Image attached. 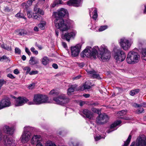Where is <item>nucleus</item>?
Returning a JSON list of instances; mask_svg holds the SVG:
<instances>
[{"mask_svg":"<svg viewBox=\"0 0 146 146\" xmlns=\"http://www.w3.org/2000/svg\"><path fill=\"white\" fill-rule=\"evenodd\" d=\"M99 51V48L98 46H95L93 48L88 46L81 53V56L83 58L86 57L96 59L98 57L100 59V57L98 56Z\"/></svg>","mask_w":146,"mask_h":146,"instance_id":"nucleus-1","label":"nucleus"},{"mask_svg":"<svg viewBox=\"0 0 146 146\" xmlns=\"http://www.w3.org/2000/svg\"><path fill=\"white\" fill-rule=\"evenodd\" d=\"M51 102V101L48 100V98L47 96L38 94L35 95L33 101L28 102L27 104L29 105H39L44 103Z\"/></svg>","mask_w":146,"mask_h":146,"instance_id":"nucleus-2","label":"nucleus"},{"mask_svg":"<svg viewBox=\"0 0 146 146\" xmlns=\"http://www.w3.org/2000/svg\"><path fill=\"white\" fill-rule=\"evenodd\" d=\"M140 59V56L136 52H129L126 58L127 62L129 64H133L137 63Z\"/></svg>","mask_w":146,"mask_h":146,"instance_id":"nucleus-3","label":"nucleus"},{"mask_svg":"<svg viewBox=\"0 0 146 146\" xmlns=\"http://www.w3.org/2000/svg\"><path fill=\"white\" fill-rule=\"evenodd\" d=\"M55 18L54 24L56 27L62 32L67 31L69 29V27L65 23L62 18V17Z\"/></svg>","mask_w":146,"mask_h":146,"instance_id":"nucleus-4","label":"nucleus"},{"mask_svg":"<svg viewBox=\"0 0 146 146\" xmlns=\"http://www.w3.org/2000/svg\"><path fill=\"white\" fill-rule=\"evenodd\" d=\"M31 130V127L29 126H26L24 127L23 131L20 139L22 143H27L30 139L31 135L30 132Z\"/></svg>","mask_w":146,"mask_h":146,"instance_id":"nucleus-5","label":"nucleus"},{"mask_svg":"<svg viewBox=\"0 0 146 146\" xmlns=\"http://www.w3.org/2000/svg\"><path fill=\"white\" fill-rule=\"evenodd\" d=\"M53 100L55 104L62 106L67 104L70 101L69 99L63 94L54 97Z\"/></svg>","mask_w":146,"mask_h":146,"instance_id":"nucleus-6","label":"nucleus"},{"mask_svg":"<svg viewBox=\"0 0 146 146\" xmlns=\"http://www.w3.org/2000/svg\"><path fill=\"white\" fill-rule=\"evenodd\" d=\"M113 55L117 62L123 61L126 58L125 54L123 51L116 48L113 50Z\"/></svg>","mask_w":146,"mask_h":146,"instance_id":"nucleus-7","label":"nucleus"},{"mask_svg":"<svg viewBox=\"0 0 146 146\" xmlns=\"http://www.w3.org/2000/svg\"><path fill=\"white\" fill-rule=\"evenodd\" d=\"M111 52L108 50L107 47L104 45L101 46V59L103 61L109 60L111 57Z\"/></svg>","mask_w":146,"mask_h":146,"instance_id":"nucleus-8","label":"nucleus"},{"mask_svg":"<svg viewBox=\"0 0 146 146\" xmlns=\"http://www.w3.org/2000/svg\"><path fill=\"white\" fill-rule=\"evenodd\" d=\"M43 139L39 135H34L31 139L30 143L32 146H43Z\"/></svg>","mask_w":146,"mask_h":146,"instance_id":"nucleus-9","label":"nucleus"},{"mask_svg":"<svg viewBox=\"0 0 146 146\" xmlns=\"http://www.w3.org/2000/svg\"><path fill=\"white\" fill-rule=\"evenodd\" d=\"M82 47L80 44H78L71 47V54L72 56L76 57L79 55Z\"/></svg>","mask_w":146,"mask_h":146,"instance_id":"nucleus-10","label":"nucleus"},{"mask_svg":"<svg viewBox=\"0 0 146 146\" xmlns=\"http://www.w3.org/2000/svg\"><path fill=\"white\" fill-rule=\"evenodd\" d=\"M29 101V100L26 97H19L15 100V106H21L25 103L27 104Z\"/></svg>","mask_w":146,"mask_h":146,"instance_id":"nucleus-11","label":"nucleus"},{"mask_svg":"<svg viewBox=\"0 0 146 146\" xmlns=\"http://www.w3.org/2000/svg\"><path fill=\"white\" fill-rule=\"evenodd\" d=\"M76 31L73 30L70 32L65 33L63 36H62V38L66 39L67 41L69 42L70 39H74L77 34Z\"/></svg>","mask_w":146,"mask_h":146,"instance_id":"nucleus-12","label":"nucleus"},{"mask_svg":"<svg viewBox=\"0 0 146 146\" xmlns=\"http://www.w3.org/2000/svg\"><path fill=\"white\" fill-rule=\"evenodd\" d=\"M121 47L125 50H128L131 46L129 40L124 38H121L119 42Z\"/></svg>","mask_w":146,"mask_h":146,"instance_id":"nucleus-13","label":"nucleus"},{"mask_svg":"<svg viewBox=\"0 0 146 146\" xmlns=\"http://www.w3.org/2000/svg\"><path fill=\"white\" fill-rule=\"evenodd\" d=\"M68 13L66 9L62 8L57 12H54L52 16L54 18L62 17Z\"/></svg>","mask_w":146,"mask_h":146,"instance_id":"nucleus-14","label":"nucleus"},{"mask_svg":"<svg viewBox=\"0 0 146 146\" xmlns=\"http://www.w3.org/2000/svg\"><path fill=\"white\" fill-rule=\"evenodd\" d=\"M135 146H146V137L145 135H141L137 138Z\"/></svg>","mask_w":146,"mask_h":146,"instance_id":"nucleus-15","label":"nucleus"},{"mask_svg":"<svg viewBox=\"0 0 146 146\" xmlns=\"http://www.w3.org/2000/svg\"><path fill=\"white\" fill-rule=\"evenodd\" d=\"M3 143L5 146H15V141L6 136H4Z\"/></svg>","mask_w":146,"mask_h":146,"instance_id":"nucleus-16","label":"nucleus"},{"mask_svg":"<svg viewBox=\"0 0 146 146\" xmlns=\"http://www.w3.org/2000/svg\"><path fill=\"white\" fill-rule=\"evenodd\" d=\"M11 103L9 99H3L0 103V109L9 107L11 106Z\"/></svg>","mask_w":146,"mask_h":146,"instance_id":"nucleus-17","label":"nucleus"},{"mask_svg":"<svg viewBox=\"0 0 146 146\" xmlns=\"http://www.w3.org/2000/svg\"><path fill=\"white\" fill-rule=\"evenodd\" d=\"M82 3V0H70L67 2L68 5L75 7L80 6Z\"/></svg>","mask_w":146,"mask_h":146,"instance_id":"nucleus-18","label":"nucleus"},{"mask_svg":"<svg viewBox=\"0 0 146 146\" xmlns=\"http://www.w3.org/2000/svg\"><path fill=\"white\" fill-rule=\"evenodd\" d=\"M86 71L88 75L92 78L98 79L100 78V75L97 72L93 70H86Z\"/></svg>","mask_w":146,"mask_h":146,"instance_id":"nucleus-19","label":"nucleus"},{"mask_svg":"<svg viewBox=\"0 0 146 146\" xmlns=\"http://www.w3.org/2000/svg\"><path fill=\"white\" fill-rule=\"evenodd\" d=\"M121 123V121L120 120H119L115 121L114 123L112 124L111 125L110 129L107 131V133H109L112 131L116 130L117 129L116 127L120 124Z\"/></svg>","mask_w":146,"mask_h":146,"instance_id":"nucleus-20","label":"nucleus"},{"mask_svg":"<svg viewBox=\"0 0 146 146\" xmlns=\"http://www.w3.org/2000/svg\"><path fill=\"white\" fill-rule=\"evenodd\" d=\"M91 15H92V18L96 20L98 17L97 11L96 8H92L90 9V17Z\"/></svg>","mask_w":146,"mask_h":146,"instance_id":"nucleus-21","label":"nucleus"},{"mask_svg":"<svg viewBox=\"0 0 146 146\" xmlns=\"http://www.w3.org/2000/svg\"><path fill=\"white\" fill-rule=\"evenodd\" d=\"M108 116L105 113H101V125H103L107 123L109 120Z\"/></svg>","mask_w":146,"mask_h":146,"instance_id":"nucleus-22","label":"nucleus"},{"mask_svg":"<svg viewBox=\"0 0 146 146\" xmlns=\"http://www.w3.org/2000/svg\"><path fill=\"white\" fill-rule=\"evenodd\" d=\"M15 129L14 127H10L7 125H5L4 127V130L7 133L11 134H12L14 131Z\"/></svg>","mask_w":146,"mask_h":146,"instance_id":"nucleus-23","label":"nucleus"},{"mask_svg":"<svg viewBox=\"0 0 146 146\" xmlns=\"http://www.w3.org/2000/svg\"><path fill=\"white\" fill-rule=\"evenodd\" d=\"M83 112L86 115L87 118L90 119H93V114L90 111L87 109H85L83 110Z\"/></svg>","mask_w":146,"mask_h":146,"instance_id":"nucleus-24","label":"nucleus"},{"mask_svg":"<svg viewBox=\"0 0 146 146\" xmlns=\"http://www.w3.org/2000/svg\"><path fill=\"white\" fill-rule=\"evenodd\" d=\"M41 62L42 65L46 66L49 63V60L47 56H45L41 58Z\"/></svg>","mask_w":146,"mask_h":146,"instance_id":"nucleus-25","label":"nucleus"},{"mask_svg":"<svg viewBox=\"0 0 146 146\" xmlns=\"http://www.w3.org/2000/svg\"><path fill=\"white\" fill-rule=\"evenodd\" d=\"M29 63L31 65H34L38 63V60L35 58L31 56L29 61Z\"/></svg>","mask_w":146,"mask_h":146,"instance_id":"nucleus-26","label":"nucleus"},{"mask_svg":"<svg viewBox=\"0 0 146 146\" xmlns=\"http://www.w3.org/2000/svg\"><path fill=\"white\" fill-rule=\"evenodd\" d=\"M131 138V135H129L126 141L124 142V144L123 146H127L130 142ZM135 144V143L133 142L131 143V145L130 146H134Z\"/></svg>","mask_w":146,"mask_h":146,"instance_id":"nucleus-27","label":"nucleus"},{"mask_svg":"<svg viewBox=\"0 0 146 146\" xmlns=\"http://www.w3.org/2000/svg\"><path fill=\"white\" fill-rule=\"evenodd\" d=\"M46 24V23L45 21H42L38 24V26L41 30H43L45 29Z\"/></svg>","mask_w":146,"mask_h":146,"instance_id":"nucleus-28","label":"nucleus"},{"mask_svg":"<svg viewBox=\"0 0 146 146\" xmlns=\"http://www.w3.org/2000/svg\"><path fill=\"white\" fill-rule=\"evenodd\" d=\"M75 88L74 85H72L68 89L67 94L68 95L71 94V93L74 91Z\"/></svg>","mask_w":146,"mask_h":146,"instance_id":"nucleus-29","label":"nucleus"},{"mask_svg":"<svg viewBox=\"0 0 146 146\" xmlns=\"http://www.w3.org/2000/svg\"><path fill=\"white\" fill-rule=\"evenodd\" d=\"M4 60H5V62H9L10 61L9 58L7 57L5 55H3L2 57H0V61H3Z\"/></svg>","mask_w":146,"mask_h":146,"instance_id":"nucleus-30","label":"nucleus"},{"mask_svg":"<svg viewBox=\"0 0 146 146\" xmlns=\"http://www.w3.org/2000/svg\"><path fill=\"white\" fill-rule=\"evenodd\" d=\"M45 146H64L63 145H56L54 143L50 141H47L46 144Z\"/></svg>","mask_w":146,"mask_h":146,"instance_id":"nucleus-31","label":"nucleus"},{"mask_svg":"<svg viewBox=\"0 0 146 146\" xmlns=\"http://www.w3.org/2000/svg\"><path fill=\"white\" fill-rule=\"evenodd\" d=\"M0 47L2 48L5 49L8 51H11L12 49L11 46H5V44L4 43L1 45L0 44Z\"/></svg>","mask_w":146,"mask_h":146,"instance_id":"nucleus-32","label":"nucleus"},{"mask_svg":"<svg viewBox=\"0 0 146 146\" xmlns=\"http://www.w3.org/2000/svg\"><path fill=\"white\" fill-rule=\"evenodd\" d=\"M59 94V92L56 90H51L50 92V94L53 96H58Z\"/></svg>","mask_w":146,"mask_h":146,"instance_id":"nucleus-33","label":"nucleus"},{"mask_svg":"<svg viewBox=\"0 0 146 146\" xmlns=\"http://www.w3.org/2000/svg\"><path fill=\"white\" fill-rule=\"evenodd\" d=\"M141 52L142 54V59L146 61V48L142 49Z\"/></svg>","mask_w":146,"mask_h":146,"instance_id":"nucleus-34","label":"nucleus"},{"mask_svg":"<svg viewBox=\"0 0 146 146\" xmlns=\"http://www.w3.org/2000/svg\"><path fill=\"white\" fill-rule=\"evenodd\" d=\"M139 91L140 90L139 89H136L132 90L130 91V94L132 96H133L139 93Z\"/></svg>","mask_w":146,"mask_h":146,"instance_id":"nucleus-35","label":"nucleus"},{"mask_svg":"<svg viewBox=\"0 0 146 146\" xmlns=\"http://www.w3.org/2000/svg\"><path fill=\"white\" fill-rule=\"evenodd\" d=\"M62 1L61 0H55L52 5L53 7H54L56 5L62 4Z\"/></svg>","mask_w":146,"mask_h":146,"instance_id":"nucleus-36","label":"nucleus"},{"mask_svg":"<svg viewBox=\"0 0 146 146\" xmlns=\"http://www.w3.org/2000/svg\"><path fill=\"white\" fill-rule=\"evenodd\" d=\"M127 113V110H123L119 111L117 113L118 115L119 116H123L125 115Z\"/></svg>","mask_w":146,"mask_h":146,"instance_id":"nucleus-37","label":"nucleus"},{"mask_svg":"<svg viewBox=\"0 0 146 146\" xmlns=\"http://www.w3.org/2000/svg\"><path fill=\"white\" fill-rule=\"evenodd\" d=\"M15 16L16 17L22 18L25 19H26V18L25 17L24 15L21 13H20V12L16 14Z\"/></svg>","mask_w":146,"mask_h":146,"instance_id":"nucleus-38","label":"nucleus"},{"mask_svg":"<svg viewBox=\"0 0 146 146\" xmlns=\"http://www.w3.org/2000/svg\"><path fill=\"white\" fill-rule=\"evenodd\" d=\"M69 144L70 146H78V144L76 143L74 140H71L69 142Z\"/></svg>","mask_w":146,"mask_h":146,"instance_id":"nucleus-39","label":"nucleus"},{"mask_svg":"<svg viewBox=\"0 0 146 146\" xmlns=\"http://www.w3.org/2000/svg\"><path fill=\"white\" fill-rule=\"evenodd\" d=\"M35 14L36 15H35V14L33 13L32 17L34 19H37L38 20H39L40 19L41 16L39 15H37V14Z\"/></svg>","mask_w":146,"mask_h":146,"instance_id":"nucleus-40","label":"nucleus"},{"mask_svg":"<svg viewBox=\"0 0 146 146\" xmlns=\"http://www.w3.org/2000/svg\"><path fill=\"white\" fill-rule=\"evenodd\" d=\"M17 34L20 36L23 35L25 33V31L23 29L19 30L17 31Z\"/></svg>","mask_w":146,"mask_h":146,"instance_id":"nucleus-41","label":"nucleus"},{"mask_svg":"<svg viewBox=\"0 0 146 146\" xmlns=\"http://www.w3.org/2000/svg\"><path fill=\"white\" fill-rule=\"evenodd\" d=\"M23 70H24L26 71V74H29V73L30 72V71L31 70V68L28 66H26L23 68Z\"/></svg>","mask_w":146,"mask_h":146,"instance_id":"nucleus-42","label":"nucleus"},{"mask_svg":"<svg viewBox=\"0 0 146 146\" xmlns=\"http://www.w3.org/2000/svg\"><path fill=\"white\" fill-rule=\"evenodd\" d=\"M94 138L95 141H97L100 139V134H96L94 135Z\"/></svg>","mask_w":146,"mask_h":146,"instance_id":"nucleus-43","label":"nucleus"},{"mask_svg":"<svg viewBox=\"0 0 146 146\" xmlns=\"http://www.w3.org/2000/svg\"><path fill=\"white\" fill-rule=\"evenodd\" d=\"M40 8L38 7L37 5H35L34 8V11L35 12V14H38V12Z\"/></svg>","mask_w":146,"mask_h":146,"instance_id":"nucleus-44","label":"nucleus"},{"mask_svg":"<svg viewBox=\"0 0 146 146\" xmlns=\"http://www.w3.org/2000/svg\"><path fill=\"white\" fill-rule=\"evenodd\" d=\"M27 16L29 18H31L33 17V15H32L31 11L30 10H27Z\"/></svg>","mask_w":146,"mask_h":146,"instance_id":"nucleus-45","label":"nucleus"},{"mask_svg":"<svg viewBox=\"0 0 146 146\" xmlns=\"http://www.w3.org/2000/svg\"><path fill=\"white\" fill-rule=\"evenodd\" d=\"M15 52L16 54H19L21 53V50L18 48L16 47L15 48Z\"/></svg>","mask_w":146,"mask_h":146,"instance_id":"nucleus-46","label":"nucleus"},{"mask_svg":"<svg viewBox=\"0 0 146 146\" xmlns=\"http://www.w3.org/2000/svg\"><path fill=\"white\" fill-rule=\"evenodd\" d=\"M73 23L74 22L72 21L68 20L67 21V23L66 24L68 26L69 29L70 26L72 25Z\"/></svg>","mask_w":146,"mask_h":146,"instance_id":"nucleus-47","label":"nucleus"},{"mask_svg":"<svg viewBox=\"0 0 146 146\" xmlns=\"http://www.w3.org/2000/svg\"><path fill=\"white\" fill-rule=\"evenodd\" d=\"M13 10L11 8H10L8 7H6L5 9V11L6 12H10L12 11Z\"/></svg>","mask_w":146,"mask_h":146,"instance_id":"nucleus-48","label":"nucleus"},{"mask_svg":"<svg viewBox=\"0 0 146 146\" xmlns=\"http://www.w3.org/2000/svg\"><path fill=\"white\" fill-rule=\"evenodd\" d=\"M92 110L93 112L97 113L98 114H99V113L100 112V110L94 108H92Z\"/></svg>","mask_w":146,"mask_h":146,"instance_id":"nucleus-49","label":"nucleus"},{"mask_svg":"<svg viewBox=\"0 0 146 146\" xmlns=\"http://www.w3.org/2000/svg\"><path fill=\"white\" fill-rule=\"evenodd\" d=\"M31 50L34 54L36 55H37L38 54V51L36 50H35V48L34 47H32L31 48Z\"/></svg>","mask_w":146,"mask_h":146,"instance_id":"nucleus-50","label":"nucleus"},{"mask_svg":"<svg viewBox=\"0 0 146 146\" xmlns=\"http://www.w3.org/2000/svg\"><path fill=\"white\" fill-rule=\"evenodd\" d=\"M96 121L98 124H100V114H99L98 116L97 117Z\"/></svg>","mask_w":146,"mask_h":146,"instance_id":"nucleus-51","label":"nucleus"},{"mask_svg":"<svg viewBox=\"0 0 146 146\" xmlns=\"http://www.w3.org/2000/svg\"><path fill=\"white\" fill-rule=\"evenodd\" d=\"M38 73V71L37 70H32L29 73L30 75H35L37 74Z\"/></svg>","mask_w":146,"mask_h":146,"instance_id":"nucleus-52","label":"nucleus"},{"mask_svg":"<svg viewBox=\"0 0 146 146\" xmlns=\"http://www.w3.org/2000/svg\"><path fill=\"white\" fill-rule=\"evenodd\" d=\"M84 89H89L90 88V86L87 85L86 83H85L83 86Z\"/></svg>","mask_w":146,"mask_h":146,"instance_id":"nucleus-53","label":"nucleus"},{"mask_svg":"<svg viewBox=\"0 0 146 146\" xmlns=\"http://www.w3.org/2000/svg\"><path fill=\"white\" fill-rule=\"evenodd\" d=\"M35 86V84L34 83H33L29 85L28 88L30 89H32Z\"/></svg>","mask_w":146,"mask_h":146,"instance_id":"nucleus-54","label":"nucleus"},{"mask_svg":"<svg viewBox=\"0 0 146 146\" xmlns=\"http://www.w3.org/2000/svg\"><path fill=\"white\" fill-rule=\"evenodd\" d=\"M21 6L23 7H25L26 9H27L29 5H27V4L25 3H23L21 5Z\"/></svg>","mask_w":146,"mask_h":146,"instance_id":"nucleus-55","label":"nucleus"},{"mask_svg":"<svg viewBox=\"0 0 146 146\" xmlns=\"http://www.w3.org/2000/svg\"><path fill=\"white\" fill-rule=\"evenodd\" d=\"M108 26L107 25L101 26V31H104L108 28Z\"/></svg>","mask_w":146,"mask_h":146,"instance_id":"nucleus-56","label":"nucleus"},{"mask_svg":"<svg viewBox=\"0 0 146 146\" xmlns=\"http://www.w3.org/2000/svg\"><path fill=\"white\" fill-rule=\"evenodd\" d=\"M38 13L41 15H43L44 14V12L42 9H40L38 12Z\"/></svg>","mask_w":146,"mask_h":146,"instance_id":"nucleus-57","label":"nucleus"},{"mask_svg":"<svg viewBox=\"0 0 146 146\" xmlns=\"http://www.w3.org/2000/svg\"><path fill=\"white\" fill-rule=\"evenodd\" d=\"M35 0H29L27 1V4L29 6H30L31 5L33 1H34Z\"/></svg>","mask_w":146,"mask_h":146,"instance_id":"nucleus-58","label":"nucleus"},{"mask_svg":"<svg viewBox=\"0 0 146 146\" xmlns=\"http://www.w3.org/2000/svg\"><path fill=\"white\" fill-rule=\"evenodd\" d=\"M25 52H26L29 55V56H30L31 54V53L30 51V50H29V49L27 48V47H26L25 48Z\"/></svg>","mask_w":146,"mask_h":146,"instance_id":"nucleus-59","label":"nucleus"},{"mask_svg":"<svg viewBox=\"0 0 146 146\" xmlns=\"http://www.w3.org/2000/svg\"><path fill=\"white\" fill-rule=\"evenodd\" d=\"M133 106L135 107H137L138 108L141 107V105L140 104H137L136 103L133 104Z\"/></svg>","mask_w":146,"mask_h":146,"instance_id":"nucleus-60","label":"nucleus"},{"mask_svg":"<svg viewBox=\"0 0 146 146\" xmlns=\"http://www.w3.org/2000/svg\"><path fill=\"white\" fill-rule=\"evenodd\" d=\"M137 111L139 113H141L144 111V110L143 108H140Z\"/></svg>","mask_w":146,"mask_h":146,"instance_id":"nucleus-61","label":"nucleus"},{"mask_svg":"<svg viewBox=\"0 0 146 146\" xmlns=\"http://www.w3.org/2000/svg\"><path fill=\"white\" fill-rule=\"evenodd\" d=\"M7 76L12 79L14 78V77L13 75L11 74H8L7 75Z\"/></svg>","mask_w":146,"mask_h":146,"instance_id":"nucleus-62","label":"nucleus"},{"mask_svg":"<svg viewBox=\"0 0 146 146\" xmlns=\"http://www.w3.org/2000/svg\"><path fill=\"white\" fill-rule=\"evenodd\" d=\"M14 73L16 74H17L19 73V71L17 69H15L14 71Z\"/></svg>","mask_w":146,"mask_h":146,"instance_id":"nucleus-63","label":"nucleus"},{"mask_svg":"<svg viewBox=\"0 0 146 146\" xmlns=\"http://www.w3.org/2000/svg\"><path fill=\"white\" fill-rule=\"evenodd\" d=\"M44 0H38V4H43L44 2Z\"/></svg>","mask_w":146,"mask_h":146,"instance_id":"nucleus-64","label":"nucleus"}]
</instances>
